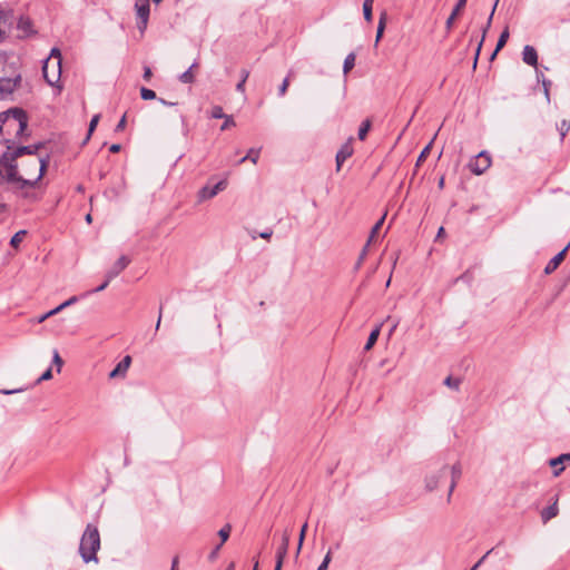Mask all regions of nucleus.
I'll return each instance as SVG.
<instances>
[{
	"label": "nucleus",
	"mask_w": 570,
	"mask_h": 570,
	"mask_svg": "<svg viewBox=\"0 0 570 570\" xmlns=\"http://www.w3.org/2000/svg\"><path fill=\"white\" fill-rule=\"evenodd\" d=\"M48 157H32L27 161L19 164L17 160L4 161L0 160V185L8 184L13 193L17 195L36 200L37 196L33 189L43 177L48 167Z\"/></svg>",
	"instance_id": "f257e3e1"
},
{
	"label": "nucleus",
	"mask_w": 570,
	"mask_h": 570,
	"mask_svg": "<svg viewBox=\"0 0 570 570\" xmlns=\"http://www.w3.org/2000/svg\"><path fill=\"white\" fill-rule=\"evenodd\" d=\"M28 127V117L21 108H11L0 112V132L14 131L16 138H22Z\"/></svg>",
	"instance_id": "f03ea898"
},
{
	"label": "nucleus",
	"mask_w": 570,
	"mask_h": 570,
	"mask_svg": "<svg viewBox=\"0 0 570 570\" xmlns=\"http://www.w3.org/2000/svg\"><path fill=\"white\" fill-rule=\"evenodd\" d=\"M100 549V534L98 528L91 523L87 524L79 544V553L82 560L98 562L97 552Z\"/></svg>",
	"instance_id": "7ed1b4c3"
},
{
	"label": "nucleus",
	"mask_w": 570,
	"mask_h": 570,
	"mask_svg": "<svg viewBox=\"0 0 570 570\" xmlns=\"http://www.w3.org/2000/svg\"><path fill=\"white\" fill-rule=\"evenodd\" d=\"M43 78L48 85L53 86L61 75V53L58 48H52L49 58L42 67Z\"/></svg>",
	"instance_id": "20e7f679"
},
{
	"label": "nucleus",
	"mask_w": 570,
	"mask_h": 570,
	"mask_svg": "<svg viewBox=\"0 0 570 570\" xmlns=\"http://www.w3.org/2000/svg\"><path fill=\"white\" fill-rule=\"evenodd\" d=\"M215 179V176H212L208 180V183L203 186L198 193H197V200L198 203H203L206 200H209L214 198L216 195H218L220 191H224L228 186L227 176L222 178L215 184H212V181Z\"/></svg>",
	"instance_id": "39448f33"
},
{
	"label": "nucleus",
	"mask_w": 570,
	"mask_h": 570,
	"mask_svg": "<svg viewBox=\"0 0 570 570\" xmlns=\"http://www.w3.org/2000/svg\"><path fill=\"white\" fill-rule=\"evenodd\" d=\"M42 147H43V142H37V144H33V145H29V146H19V147H16V148H12L11 146H8L7 150L0 156V160L13 161V160H17L18 158H20V157H22L24 155H29L32 158V157H36V154Z\"/></svg>",
	"instance_id": "423d86ee"
},
{
	"label": "nucleus",
	"mask_w": 570,
	"mask_h": 570,
	"mask_svg": "<svg viewBox=\"0 0 570 570\" xmlns=\"http://www.w3.org/2000/svg\"><path fill=\"white\" fill-rule=\"evenodd\" d=\"M491 166V157L487 151H481L469 163L470 170L475 175H482Z\"/></svg>",
	"instance_id": "0eeeda50"
},
{
	"label": "nucleus",
	"mask_w": 570,
	"mask_h": 570,
	"mask_svg": "<svg viewBox=\"0 0 570 570\" xmlns=\"http://www.w3.org/2000/svg\"><path fill=\"white\" fill-rule=\"evenodd\" d=\"M20 82V73H17L11 78H0V100L11 95L18 88Z\"/></svg>",
	"instance_id": "6e6552de"
},
{
	"label": "nucleus",
	"mask_w": 570,
	"mask_h": 570,
	"mask_svg": "<svg viewBox=\"0 0 570 570\" xmlns=\"http://www.w3.org/2000/svg\"><path fill=\"white\" fill-rule=\"evenodd\" d=\"M449 475V466L443 465L438 472L432 473L425 478V489L428 491H434L439 488V484L442 479H445Z\"/></svg>",
	"instance_id": "1a4fd4ad"
},
{
	"label": "nucleus",
	"mask_w": 570,
	"mask_h": 570,
	"mask_svg": "<svg viewBox=\"0 0 570 570\" xmlns=\"http://www.w3.org/2000/svg\"><path fill=\"white\" fill-rule=\"evenodd\" d=\"M135 8H136L137 17L140 20V22L142 23V27H140V29H142L146 27V24L148 22V18H149V11H150L149 1L148 0H136Z\"/></svg>",
	"instance_id": "9d476101"
},
{
	"label": "nucleus",
	"mask_w": 570,
	"mask_h": 570,
	"mask_svg": "<svg viewBox=\"0 0 570 570\" xmlns=\"http://www.w3.org/2000/svg\"><path fill=\"white\" fill-rule=\"evenodd\" d=\"M130 262L131 261L128 256H120L118 261L107 271L108 279H114L117 277L125 268H127Z\"/></svg>",
	"instance_id": "9b49d317"
},
{
	"label": "nucleus",
	"mask_w": 570,
	"mask_h": 570,
	"mask_svg": "<svg viewBox=\"0 0 570 570\" xmlns=\"http://www.w3.org/2000/svg\"><path fill=\"white\" fill-rule=\"evenodd\" d=\"M449 474L451 476V482H450V487H449L448 502L451 501L452 493L458 484V481L460 480V478L462 475L461 464L455 463L451 468H449Z\"/></svg>",
	"instance_id": "f8f14e48"
},
{
	"label": "nucleus",
	"mask_w": 570,
	"mask_h": 570,
	"mask_svg": "<svg viewBox=\"0 0 570 570\" xmlns=\"http://www.w3.org/2000/svg\"><path fill=\"white\" fill-rule=\"evenodd\" d=\"M353 155L351 139L345 142L336 154V170L340 171L343 163Z\"/></svg>",
	"instance_id": "ddd939ff"
},
{
	"label": "nucleus",
	"mask_w": 570,
	"mask_h": 570,
	"mask_svg": "<svg viewBox=\"0 0 570 570\" xmlns=\"http://www.w3.org/2000/svg\"><path fill=\"white\" fill-rule=\"evenodd\" d=\"M567 462L570 463V454L569 453H563V454H561L557 458H553L549 461L550 466L553 468L554 476H558L561 474V472L564 470L563 464Z\"/></svg>",
	"instance_id": "4468645a"
},
{
	"label": "nucleus",
	"mask_w": 570,
	"mask_h": 570,
	"mask_svg": "<svg viewBox=\"0 0 570 570\" xmlns=\"http://www.w3.org/2000/svg\"><path fill=\"white\" fill-rule=\"evenodd\" d=\"M569 246H570V244H568L561 252H559L556 256H553L548 262L547 266L544 267L546 274H551L559 267V265L562 263V261L566 257V253H567Z\"/></svg>",
	"instance_id": "2eb2a0df"
},
{
	"label": "nucleus",
	"mask_w": 570,
	"mask_h": 570,
	"mask_svg": "<svg viewBox=\"0 0 570 570\" xmlns=\"http://www.w3.org/2000/svg\"><path fill=\"white\" fill-rule=\"evenodd\" d=\"M522 60L524 63L537 67L538 65V53L537 50L532 46H524L522 51Z\"/></svg>",
	"instance_id": "dca6fc26"
},
{
	"label": "nucleus",
	"mask_w": 570,
	"mask_h": 570,
	"mask_svg": "<svg viewBox=\"0 0 570 570\" xmlns=\"http://www.w3.org/2000/svg\"><path fill=\"white\" fill-rule=\"evenodd\" d=\"M131 364V357L126 355L117 366L109 373L110 379H115L119 375L124 376Z\"/></svg>",
	"instance_id": "f3484780"
},
{
	"label": "nucleus",
	"mask_w": 570,
	"mask_h": 570,
	"mask_svg": "<svg viewBox=\"0 0 570 570\" xmlns=\"http://www.w3.org/2000/svg\"><path fill=\"white\" fill-rule=\"evenodd\" d=\"M289 539H291L289 532L287 530L284 531L283 537H282V543L277 548V551H276V559L277 560L284 561V559H285V557L287 554V550H288V546H289Z\"/></svg>",
	"instance_id": "a211bd4d"
},
{
	"label": "nucleus",
	"mask_w": 570,
	"mask_h": 570,
	"mask_svg": "<svg viewBox=\"0 0 570 570\" xmlns=\"http://www.w3.org/2000/svg\"><path fill=\"white\" fill-rule=\"evenodd\" d=\"M17 28L22 32L20 37H27L33 32L31 20L27 17L19 18Z\"/></svg>",
	"instance_id": "6ab92c4d"
},
{
	"label": "nucleus",
	"mask_w": 570,
	"mask_h": 570,
	"mask_svg": "<svg viewBox=\"0 0 570 570\" xmlns=\"http://www.w3.org/2000/svg\"><path fill=\"white\" fill-rule=\"evenodd\" d=\"M559 513L557 501L553 502L551 505L544 508L541 512V519L543 523H547L552 518L557 517Z\"/></svg>",
	"instance_id": "aec40b11"
},
{
	"label": "nucleus",
	"mask_w": 570,
	"mask_h": 570,
	"mask_svg": "<svg viewBox=\"0 0 570 570\" xmlns=\"http://www.w3.org/2000/svg\"><path fill=\"white\" fill-rule=\"evenodd\" d=\"M509 36H510L509 28L505 27L504 30L501 32L499 39H498L495 49H494V51L491 55V59H493L495 57V55L505 46V43H507V41L509 39Z\"/></svg>",
	"instance_id": "412c9836"
},
{
	"label": "nucleus",
	"mask_w": 570,
	"mask_h": 570,
	"mask_svg": "<svg viewBox=\"0 0 570 570\" xmlns=\"http://www.w3.org/2000/svg\"><path fill=\"white\" fill-rule=\"evenodd\" d=\"M198 66V62L195 61L188 70H186L185 72H183L180 76H179V81L183 82V83H193L194 80H195V77L193 75V69L196 68Z\"/></svg>",
	"instance_id": "4be33fe9"
},
{
	"label": "nucleus",
	"mask_w": 570,
	"mask_h": 570,
	"mask_svg": "<svg viewBox=\"0 0 570 570\" xmlns=\"http://www.w3.org/2000/svg\"><path fill=\"white\" fill-rule=\"evenodd\" d=\"M259 151L261 149L250 148L247 155L238 160V164H243L246 160H250L253 164H256L259 157Z\"/></svg>",
	"instance_id": "5701e85b"
},
{
	"label": "nucleus",
	"mask_w": 570,
	"mask_h": 570,
	"mask_svg": "<svg viewBox=\"0 0 570 570\" xmlns=\"http://www.w3.org/2000/svg\"><path fill=\"white\" fill-rule=\"evenodd\" d=\"M380 335V326H377L376 328H374L371 333H370V336L367 338V342L364 346V350L365 351H370L374 344L376 343L377 341V337Z\"/></svg>",
	"instance_id": "b1692460"
},
{
	"label": "nucleus",
	"mask_w": 570,
	"mask_h": 570,
	"mask_svg": "<svg viewBox=\"0 0 570 570\" xmlns=\"http://www.w3.org/2000/svg\"><path fill=\"white\" fill-rule=\"evenodd\" d=\"M355 66V55L353 52L348 53L343 63V72L348 73Z\"/></svg>",
	"instance_id": "393cba45"
},
{
	"label": "nucleus",
	"mask_w": 570,
	"mask_h": 570,
	"mask_svg": "<svg viewBox=\"0 0 570 570\" xmlns=\"http://www.w3.org/2000/svg\"><path fill=\"white\" fill-rule=\"evenodd\" d=\"M385 219V215H383L376 223L375 225L372 227L371 229V233H370V236H368V239H367V245H370L376 237L379 230L381 229L382 225H383V222Z\"/></svg>",
	"instance_id": "a878e982"
},
{
	"label": "nucleus",
	"mask_w": 570,
	"mask_h": 570,
	"mask_svg": "<svg viewBox=\"0 0 570 570\" xmlns=\"http://www.w3.org/2000/svg\"><path fill=\"white\" fill-rule=\"evenodd\" d=\"M374 0H364L363 2V14L366 21H372V8Z\"/></svg>",
	"instance_id": "bb28decb"
},
{
	"label": "nucleus",
	"mask_w": 570,
	"mask_h": 570,
	"mask_svg": "<svg viewBox=\"0 0 570 570\" xmlns=\"http://www.w3.org/2000/svg\"><path fill=\"white\" fill-rule=\"evenodd\" d=\"M248 77H249V71H248L247 69H243V70L240 71V80H239V82L236 85V90H237L238 92H242V94H243V92H245V83H246V81H247Z\"/></svg>",
	"instance_id": "cd10ccee"
},
{
	"label": "nucleus",
	"mask_w": 570,
	"mask_h": 570,
	"mask_svg": "<svg viewBox=\"0 0 570 570\" xmlns=\"http://www.w3.org/2000/svg\"><path fill=\"white\" fill-rule=\"evenodd\" d=\"M27 235V230H19L12 237H11V240H10V245L13 247V248H18V246L20 245V243L23 240V238L26 237Z\"/></svg>",
	"instance_id": "c85d7f7f"
},
{
	"label": "nucleus",
	"mask_w": 570,
	"mask_h": 570,
	"mask_svg": "<svg viewBox=\"0 0 570 570\" xmlns=\"http://www.w3.org/2000/svg\"><path fill=\"white\" fill-rule=\"evenodd\" d=\"M371 128V121L368 119L364 120L360 128H358V132H357V137L360 140H364L366 138V135L368 132Z\"/></svg>",
	"instance_id": "c756f323"
},
{
	"label": "nucleus",
	"mask_w": 570,
	"mask_h": 570,
	"mask_svg": "<svg viewBox=\"0 0 570 570\" xmlns=\"http://www.w3.org/2000/svg\"><path fill=\"white\" fill-rule=\"evenodd\" d=\"M444 384L452 389V390H455L458 391L460 389V385H461V379L459 377H452V376H448L445 380H444Z\"/></svg>",
	"instance_id": "7c9ffc66"
},
{
	"label": "nucleus",
	"mask_w": 570,
	"mask_h": 570,
	"mask_svg": "<svg viewBox=\"0 0 570 570\" xmlns=\"http://www.w3.org/2000/svg\"><path fill=\"white\" fill-rule=\"evenodd\" d=\"M385 16H386L385 13H382L380 17V21H379L377 30H376V40H375L376 43L380 41V39L382 38L383 32H384Z\"/></svg>",
	"instance_id": "2f4dec72"
},
{
	"label": "nucleus",
	"mask_w": 570,
	"mask_h": 570,
	"mask_svg": "<svg viewBox=\"0 0 570 570\" xmlns=\"http://www.w3.org/2000/svg\"><path fill=\"white\" fill-rule=\"evenodd\" d=\"M230 531H232V527L230 524H225L219 531H218V535L220 538V543L223 544L224 542H226L229 538V534H230Z\"/></svg>",
	"instance_id": "473e14b6"
},
{
	"label": "nucleus",
	"mask_w": 570,
	"mask_h": 570,
	"mask_svg": "<svg viewBox=\"0 0 570 570\" xmlns=\"http://www.w3.org/2000/svg\"><path fill=\"white\" fill-rule=\"evenodd\" d=\"M557 129L560 132L561 140L566 137L567 132L570 130V120H562L558 126Z\"/></svg>",
	"instance_id": "72a5a7b5"
},
{
	"label": "nucleus",
	"mask_w": 570,
	"mask_h": 570,
	"mask_svg": "<svg viewBox=\"0 0 570 570\" xmlns=\"http://www.w3.org/2000/svg\"><path fill=\"white\" fill-rule=\"evenodd\" d=\"M306 530H307V523L305 522L299 531L298 546H297V550H296V554H295L296 558L298 557V554L301 552V549H302V546H303V542L305 539Z\"/></svg>",
	"instance_id": "f704fd0d"
},
{
	"label": "nucleus",
	"mask_w": 570,
	"mask_h": 570,
	"mask_svg": "<svg viewBox=\"0 0 570 570\" xmlns=\"http://www.w3.org/2000/svg\"><path fill=\"white\" fill-rule=\"evenodd\" d=\"M140 96L144 100H153L156 99V92L149 88L142 87L140 89Z\"/></svg>",
	"instance_id": "c9c22d12"
},
{
	"label": "nucleus",
	"mask_w": 570,
	"mask_h": 570,
	"mask_svg": "<svg viewBox=\"0 0 570 570\" xmlns=\"http://www.w3.org/2000/svg\"><path fill=\"white\" fill-rule=\"evenodd\" d=\"M99 118H100V116H99V115H95V116L91 118V120H90V122H89L88 135H87V137H86V139H85V142L89 140V138H90L91 134H92V132H94V130L96 129V127H97V125H98V121H99Z\"/></svg>",
	"instance_id": "e433bc0d"
},
{
	"label": "nucleus",
	"mask_w": 570,
	"mask_h": 570,
	"mask_svg": "<svg viewBox=\"0 0 570 570\" xmlns=\"http://www.w3.org/2000/svg\"><path fill=\"white\" fill-rule=\"evenodd\" d=\"M223 118H224L225 121L222 125L220 130L224 131V130H227L230 127H235L236 126V122H235L233 116L225 115V117H223Z\"/></svg>",
	"instance_id": "4c0bfd02"
},
{
	"label": "nucleus",
	"mask_w": 570,
	"mask_h": 570,
	"mask_svg": "<svg viewBox=\"0 0 570 570\" xmlns=\"http://www.w3.org/2000/svg\"><path fill=\"white\" fill-rule=\"evenodd\" d=\"M292 76V71L289 72V75L283 80L282 85L279 86L278 88V96L279 97H283L287 89H288V86H289V77Z\"/></svg>",
	"instance_id": "58836bf2"
},
{
	"label": "nucleus",
	"mask_w": 570,
	"mask_h": 570,
	"mask_svg": "<svg viewBox=\"0 0 570 570\" xmlns=\"http://www.w3.org/2000/svg\"><path fill=\"white\" fill-rule=\"evenodd\" d=\"M541 82H542V87H543L546 99H547L548 102H550L551 81L543 77Z\"/></svg>",
	"instance_id": "ea45409f"
},
{
	"label": "nucleus",
	"mask_w": 570,
	"mask_h": 570,
	"mask_svg": "<svg viewBox=\"0 0 570 570\" xmlns=\"http://www.w3.org/2000/svg\"><path fill=\"white\" fill-rule=\"evenodd\" d=\"M52 363L57 366V372H60L63 362H62V360H61V357H60V355H59L57 350L53 351Z\"/></svg>",
	"instance_id": "a19ab883"
},
{
	"label": "nucleus",
	"mask_w": 570,
	"mask_h": 570,
	"mask_svg": "<svg viewBox=\"0 0 570 570\" xmlns=\"http://www.w3.org/2000/svg\"><path fill=\"white\" fill-rule=\"evenodd\" d=\"M210 116L215 119H220V118L225 117V114L220 106H214L212 109Z\"/></svg>",
	"instance_id": "79ce46f5"
},
{
	"label": "nucleus",
	"mask_w": 570,
	"mask_h": 570,
	"mask_svg": "<svg viewBox=\"0 0 570 570\" xmlns=\"http://www.w3.org/2000/svg\"><path fill=\"white\" fill-rule=\"evenodd\" d=\"M368 246L367 243L365 244V246L363 247L360 256H358V259H357V263H356V268H360V266L362 265L363 261L365 259L366 255H367V250H368Z\"/></svg>",
	"instance_id": "37998d69"
},
{
	"label": "nucleus",
	"mask_w": 570,
	"mask_h": 570,
	"mask_svg": "<svg viewBox=\"0 0 570 570\" xmlns=\"http://www.w3.org/2000/svg\"><path fill=\"white\" fill-rule=\"evenodd\" d=\"M331 562V551L326 553L322 563L318 566L317 570H327L328 563Z\"/></svg>",
	"instance_id": "c03bdc74"
},
{
	"label": "nucleus",
	"mask_w": 570,
	"mask_h": 570,
	"mask_svg": "<svg viewBox=\"0 0 570 570\" xmlns=\"http://www.w3.org/2000/svg\"><path fill=\"white\" fill-rule=\"evenodd\" d=\"M111 281L112 279H108V274L106 273L105 282L102 284H100L98 287H96L95 289L90 291V293H99V292L104 291L109 285V283Z\"/></svg>",
	"instance_id": "a18cd8bd"
},
{
	"label": "nucleus",
	"mask_w": 570,
	"mask_h": 570,
	"mask_svg": "<svg viewBox=\"0 0 570 570\" xmlns=\"http://www.w3.org/2000/svg\"><path fill=\"white\" fill-rule=\"evenodd\" d=\"M468 0H458L455 7L452 10V13L459 16L461 10L465 7Z\"/></svg>",
	"instance_id": "49530a36"
},
{
	"label": "nucleus",
	"mask_w": 570,
	"mask_h": 570,
	"mask_svg": "<svg viewBox=\"0 0 570 570\" xmlns=\"http://www.w3.org/2000/svg\"><path fill=\"white\" fill-rule=\"evenodd\" d=\"M52 377V373H51V368H48L47 371H45L41 376L37 380V384L42 382V381H48Z\"/></svg>",
	"instance_id": "de8ad7c7"
},
{
	"label": "nucleus",
	"mask_w": 570,
	"mask_h": 570,
	"mask_svg": "<svg viewBox=\"0 0 570 570\" xmlns=\"http://www.w3.org/2000/svg\"><path fill=\"white\" fill-rule=\"evenodd\" d=\"M456 17H458L456 14L451 12L450 17L446 19V22H445V27H446L448 30L452 29L454 20L456 19Z\"/></svg>",
	"instance_id": "09e8293b"
},
{
	"label": "nucleus",
	"mask_w": 570,
	"mask_h": 570,
	"mask_svg": "<svg viewBox=\"0 0 570 570\" xmlns=\"http://www.w3.org/2000/svg\"><path fill=\"white\" fill-rule=\"evenodd\" d=\"M126 127V115H124L116 126V131H121Z\"/></svg>",
	"instance_id": "8fccbe9b"
},
{
	"label": "nucleus",
	"mask_w": 570,
	"mask_h": 570,
	"mask_svg": "<svg viewBox=\"0 0 570 570\" xmlns=\"http://www.w3.org/2000/svg\"><path fill=\"white\" fill-rule=\"evenodd\" d=\"M498 3H499V0H495V1H494V6H493V8H492V11H491V13H490V17H489V19H488V22H487V27H485V29H488V28L491 26L492 18H493V14H494V11H495V9H497ZM485 31H487V30H484V32H485Z\"/></svg>",
	"instance_id": "3c124183"
},
{
	"label": "nucleus",
	"mask_w": 570,
	"mask_h": 570,
	"mask_svg": "<svg viewBox=\"0 0 570 570\" xmlns=\"http://www.w3.org/2000/svg\"><path fill=\"white\" fill-rule=\"evenodd\" d=\"M62 309H65V307L62 306V303H61L59 306H57L53 309L47 312L46 316H53V315L58 314L59 312H61Z\"/></svg>",
	"instance_id": "603ef678"
},
{
	"label": "nucleus",
	"mask_w": 570,
	"mask_h": 570,
	"mask_svg": "<svg viewBox=\"0 0 570 570\" xmlns=\"http://www.w3.org/2000/svg\"><path fill=\"white\" fill-rule=\"evenodd\" d=\"M430 146L431 144H429L420 154L419 158H417V161H422L423 159H425V157L428 156V154L430 153Z\"/></svg>",
	"instance_id": "864d4df0"
},
{
	"label": "nucleus",
	"mask_w": 570,
	"mask_h": 570,
	"mask_svg": "<svg viewBox=\"0 0 570 570\" xmlns=\"http://www.w3.org/2000/svg\"><path fill=\"white\" fill-rule=\"evenodd\" d=\"M77 302H78V296H71L69 299H67L66 302L62 303V306L66 308L68 306L73 305Z\"/></svg>",
	"instance_id": "5fc2aeb1"
},
{
	"label": "nucleus",
	"mask_w": 570,
	"mask_h": 570,
	"mask_svg": "<svg viewBox=\"0 0 570 570\" xmlns=\"http://www.w3.org/2000/svg\"><path fill=\"white\" fill-rule=\"evenodd\" d=\"M153 76V72H151V69L149 67H145L144 68V75H142V78L146 80V81H149L150 78Z\"/></svg>",
	"instance_id": "6e6d98bb"
},
{
	"label": "nucleus",
	"mask_w": 570,
	"mask_h": 570,
	"mask_svg": "<svg viewBox=\"0 0 570 570\" xmlns=\"http://www.w3.org/2000/svg\"><path fill=\"white\" fill-rule=\"evenodd\" d=\"M23 390L24 389L1 390L0 393L6 394V395H10V394L22 392Z\"/></svg>",
	"instance_id": "4d7b16f0"
},
{
	"label": "nucleus",
	"mask_w": 570,
	"mask_h": 570,
	"mask_svg": "<svg viewBox=\"0 0 570 570\" xmlns=\"http://www.w3.org/2000/svg\"><path fill=\"white\" fill-rule=\"evenodd\" d=\"M222 543H219L209 554V559L210 560H214L216 557H217V553L219 551V549L222 548Z\"/></svg>",
	"instance_id": "13d9d810"
},
{
	"label": "nucleus",
	"mask_w": 570,
	"mask_h": 570,
	"mask_svg": "<svg viewBox=\"0 0 570 570\" xmlns=\"http://www.w3.org/2000/svg\"><path fill=\"white\" fill-rule=\"evenodd\" d=\"M481 46H482V41L479 43L478 48H476V52H475V57H474V62H473V68L475 69L476 67V63H478V59H479V53H480V50H481Z\"/></svg>",
	"instance_id": "bf43d9fd"
},
{
	"label": "nucleus",
	"mask_w": 570,
	"mask_h": 570,
	"mask_svg": "<svg viewBox=\"0 0 570 570\" xmlns=\"http://www.w3.org/2000/svg\"><path fill=\"white\" fill-rule=\"evenodd\" d=\"M120 149H121V146L119 144H112L109 147V151L112 153V154L118 153Z\"/></svg>",
	"instance_id": "052dcab7"
},
{
	"label": "nucleus",
	"mask_w": 570,
	"mask_h": 570,
	"mask_svg": "<svg viewBox=\"0 0 570 570\" xmlns=\"http://www.w3.org/2000/svg\"><path fill=\"white\" fill-rule=\"evenodd\" d=\"M157 99L164 106H170L171 107V106H176L177 105L176 102L167 101L164 98H157Z\"/></svg>",
	"instance_id": "680f3d73"
},
{
	"label": "nucleus",
	"mask_w": 570,
	"mask_h": 570,
	"mask_svg": "<svg viewBox=\"0 0 570 570\" xmlns=\"http://www.w3.org/2000/svg\"><path fill=\"white\" fill-rule=\"evenodd\" d=\"M161 315H163V304H160V307H159V315H158V320H157V323H156V331H157V330L159 328V326H160Z\"/></svg>",
	"instance_id": "e2e57ef3"
},
{
	"label": "nucleus",
	"mask_w": 570,
	"mask_h": 570,
	"mask_svg": "<svg viewBox=\"0 0 570 570\" xmlns=\"http://www.w3.org/2000/svg\"><path fill=\"white\" fill-rule=\"evenodd\" d=\"M272 234H273L272 230H266L261 234V237L264 239H269Z\"/></svg>",
	"instance_id": "0e129e2a"
},
{
	"label": "nucleus",
	"mask_w": 570,
	"mask_h": 570,
	"mask_svg": "<svg viewBox=\"0 0 570 570\" xmlns=\"http://www.w3.org/2000/svg\"><path fill=\"white\" fill-rule=\"evenodd\" d=\"M283 562H284V561H282V560H277V559H276V564H275V569H274V570H282Z\"/></svg>",
	"instance_id": "69168bd1"
},
{
	"label": "nucleus",
	"mask_w": 570,
	"mask_h": 570,
	"mask_svg": "<svg viewBox=\"0 0 570 570\" xmlns=\"http://www.w3.org/2000/svg\"><path fill=\"white\" fill-rule=\"evenodd\" d=\"M493 551V549L489 550L478 562H480V566L484 562V560L488 558V556Z\"/></svg>",
	"instance_id": "338daca9"
},
{
	"label": "nucleus",
	"mask_w": 570,
	"mask_h": 570,
	"mask_svg": "<svg viewBox=\"0 0 570 570\" xmlns=\"http://www.w3.org/2000/svg\"><path fill=\"white\" fill-rule=\"evenodd\" d=\"M177 566H178V558H177V557H175V558L173 559L171 570H177Z\"/></svg>",
	"instance_id": "774afa93"
}]
</instances>
